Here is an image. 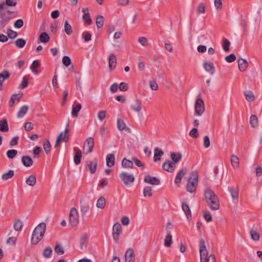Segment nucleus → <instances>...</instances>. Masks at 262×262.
Here are the masks:
<instances>
[{"label":"nucleus","mask_w":262,"mask_h":262,"mask_svg":"<svg viewBox=\"0 0 262 262\" xmlns=\"http://www.w3.org/2000/svg\"><path fill=\"white\" fill-rule=\"evenodd\" d=\"M244 95L246 100L250 103L253 102L255 100V96L253 93L251 91L245 92Z\"/></svg>","instance_id":"obj_27"},{"label":"nucleus","mask_w":262,"mask_h":262,"mask_svg":"<svg viewBox=\"0 0 262 262\" xmlns=\"http://www.w3.org/2000/svg\"><path fill=\"white\" fill-rule=\"evenodd\" d=\"M230 44V42L227 39H224L222 42V47L223 50L225 52L229 51Z\"/></svg>","instance_id":"obj_51"},{"label":"nucleus","mask_w":262,"mask_h":262,"mask_svg":"<svg viewBox=\"0 0 262 262\" xmlns=\"http://www.w3.org/2000/svg\"><path fill=\"white\" fill-rule=\"evenodd\" d=\"M36 178L33 174L29 176L26 180V184L30 186H34L36 184Z\"/></svg>","instance_id":"obj_26"},{"label":"nucleus","mask_w":262,"mask_h":262,"mask_svg":"<svg viewBox=\"0 0 262 262\" xmlns=\"http://www.w3.org/2000/svg\"><path fill=\"white\" fill-rule=\"evenodd\" d=\"M120 178L123 183L126 186H127L129 183L133 182L135 181V177L133 174L128 173L126 172L121 173Z\"/></svg>","instance_id":"obj_9"},{"label":"nucleus","mask_w":262,"mask_h":262,"mask_svg":"<svg viewBox=\"0 0 262 262\" xmlns=\"http://www.w3.org/2000/svg\"><path fill=\"white\" fill-rule=\"evenodd\" d=\"M55 251L58 255H62L64 253L63 248L59 244H56L55 247Z\"/></svg>","instance_id":"obj_57"},{"label":"nucleus","mask_w":262,"mask_h":262,"mask_svg":"<svg viewBox=\"0 0 262 262\" xmlns=\"http://www.w3.org/2000/svg\"><path fill=\"white\" fill-rule=\"evenodd\" d=\"M9 130V126L6 119H4L0 121V131L7 132Z\"/></svg>","instance_id":"obj_33"},{"label":"nucleus","mask_w":262,"mask_h":262,"mask_svg":"<svg viewBox=\"0 0 262 262\" xmlns=\"http://www.w3.org/2000/svg\"><path fill=\"white\" fill-rule=\"evenodd\" d=\"M62 63L66 67H68L71 64V60L69 56H64L62 58Z\"/></svg>","instance_id":"obj_59"},{"label":"nucleus","mask_w":262,"mask_h":262,"mask_svg":"<svg viewBox=\"0 0 262 262\" xmlns=\"http://www.w3.org/2000/svg\"><path fill=\"white\" fill-rule=\"evenodd\" d=\"M171 158L172 160V162L176 164V163H178L181 160L182 158V155L181 153L178 152H172L170 155Z\"/></svg>","instance_id":"obj_28"},{"label":"nucleus","mask_w":262,"mask_h":262,"mask_svg":"<svg viewBox=\"0 0 262 262\" xmlns=\"http://www.w3.org/2000/svg\"><path fill=\"white\" fill-rule=\"evenodd\" d=\"M74 150L75 151V155L74 157V161L75 164L78 165L80 163L82 152L80 149H77L76 147H75Z\"/></svg>","instance_id":"obj_19"},{"label":"nucleus","mask_w":262,"mask_h":262,"mask_svg":"<svg viewBox=\"0 0 262 262\" xmlns=\"http://www.w3.org/2000/svg\"><path fill=\"white\" fill-rule=\"evenodd\" d=\"M41 151V148L39 146H35L33 149V158H38Z\"/></svg>","instance_id":"obj_55"},{"label":"nucleus","mask_w":262,"mask_h":262,"mask_svg":"<svg viewBox=\"0 0 262 262\" xmlns=\"http://www.w3.org/2000/svg\"><path fill=\"white\" fill-rule=\"evenodd\" d=\"M14 174V172L13 170H9L7 172L4 173L2 176V179L6 181L12 178Z\"/></svg>","instance_id":"obj_40"},{"label":"nucleus","mask_w":262,"mask_h":262,"mask_svg":"<svg viewBox=\"0 0 262 262\" xmlns=\"http://www.w3.org/2000/svg\"><path fill=\"white\" fill-rule=\"evenodd\" d=\"M88 243V237L86 234L82 235L80 239V247L81 250L86 246Z\"/></svg>","instance_id":"obj_43"},{"label":"nucleus","mask_w":262,"mask_h":262,"mask_svg":"<svg viewBox=\"0 0 262 262\" xmlns=\"http://www.w3.org/2000/svg\"><path fill=\"white\" fill-rule=\"evenodd\" d=\"M39 66V61L37 60L33 61L31 66V69L32 72L35 74H38V71L37 70V68Z\"/></svg>","instance_id":"obj_46"},{"label":"nucleus","mask_w":262,"mask_h":262,"mask_svg":"<svg viewBox=\"0 0 262 262\" xmlns=\"http://www.w3.org/2000/svg\"><path fill=\"white\" fill-rule=\"evenodd\" d=\"M203 145L205 148H208L210 145V141L209 138L208 136H205L204 137Z\"/></svg>","instance_id":"obj_64"},{"label":"nucleus","mask_w":262,"mask_h":262,"mask_svg":"<svg viewBox=\"0 0 262 262\" xmlns=\"http://www.w3.org/2000/svg\"><path fill=\"white\" fill-rule=\"evenodd\" d=\"M122 231V228L119 223H116L113 225L112 234L113 239L115 242H118Z\"/></svg>","instance_id":"obj_8"},{"label":"nucleus","mask_w":262,"mask_h":262,"mask_svg":"<svg viewBox=\"0 0 262 262\" xmlns=\"http://www.w3.org/2000/svg\"><path fill=\"white\" fill-rule=\"evenodd\" d=\"M43 146L46 154L48 155L51 150V145L48 139L45 140L43 144Z\"/></svg>","instance_id":"obj_44"},{"label":"nucleus","mask_w":262,"mask_h":262,"mask_svg":"<svg viewBox=\"0 0 262 262\" xmlns=\"http://www.w3.org/2000/svg\"><path fill=\"white\" fill-rule=\"evenodd\" d=\"M69 221L73 227L76 226L79 223V215L78 211L75 208H72L70 210Z\"/></svg>","instance_id":"obj_6"},{"label":"nucleus","mask_w":262,"mask_h":262,"mask_svg":"<svg viewBox=\"0 0 262 262\" xmlns=\"http://www.w3.org/2000/svg\"><path fill=\"white\" fill-rule=\"evenodd\" d=\"M108 63L110 69H114L115 68L117 63V59L116 56L114 54H111L110 55Z\"/></svg>","instance_id":"obj_24"},{"label":"nucleus","mask_w":262,"mask_h":262,"mask_svg":"<svg viewBox=\"0 0 262 262\" xmlns=\"http://www.w3.org/2000/svg\"><path fill=\"white\" fill-rule=\"evenodd\" d=\"M237 63L238 66V69L241 72L245 71L248 67V63L247 61L243 58H239L237 60Z\"/></svg>","instance_id":"obj_17"},{"label":"nucleus","mask_w":262,"mask_h":262,"mask_svg":"<svg viewBox=\"0 0 262 262\" xmlns=\"http://www.w3.org/2000/svg\"><path fill=\"white\" fill-rule=\"evenodd\" d=\"M21 162L23 165L27 167L31 166L33 164V161L29 156H23L21 158Z\"/></svg>","instance_id":"obj_18"},{"label":"nucleus","mask_w":262,"mask_h":262,"mask_svg":"<svg viewBox=\"0 0 262 262\" xmlns=\"http://www.w3.org/2000/svg\"><path fill=\"white\" fill-rule=\"evenodd\" d=\"M11 13L9 11L7 12L1 11L0 12V28L1 29L4 28L11 19V17L9 16Z\"/></svg>","instance_id":"obj_5"},{"label":"nucleus","mask_w":262,"mask_h":262,"mask_svg":"<svg viewBox=\"0 0 262 262\" xmlns=\"http://www.w3.org/2000/svg\"><path fill=\"white\" fill-rule=\"evenodd\" d=\"M94 146V140L92 137L88 138L83 145L84 153L86 155L92 152Z\"/></svg>","instance_id":"obj_7"},{"label":"nucleus","mask_w":262,"mask_h":262,"mask_svg":"<svg viewBox=\"0 0 262 262\" xmlns=\"http://www.w3.org/2000/svg\"><path fill=\"white\" fill-rule=\"evenodd\" d=\"M69 123L68 122L66 125L64 132H61L58 136L56 142L55 147L59 146L62 141L67 142L69 139Z\"/></svg>","instance_id":"obj_4"},{"label":"nucleus","mask_w":262,"mask_h":262,"mask_svg":"<svg viewBox=\"0 0 262 262\" xmlns=\"http://www.w3.org/2000/svg\"><path fill=\"white\" fill-rule=\"evenodd\" d=\"M164 155V152L158 147H156L154 149V160L155 162L160 161L161 157Z\"/></svg>","instance_id":"obj_22"},{"label":"nucleus","mask_w":262,"mask_h":262,"mask_svg":"<svg viewBox=\"0 0 262 262\" xmlns=\"http://www.w3.org/2000/svg\"><path fill=\"white\" fill-rule=\"evenodd\" d=\"M17 154V151L16 149H10L7 151L6 155L9 159H13Z\"/></svg>","instance_id":"obj_49"},{"label":"nucleus","mask_w":262,"mask_h":262,"mask_svg":"<svg viewBox=\"0 0 262 262\" xmlns=\"http://www.w3.org/2000/svg\"><path fill=\"white\" fill-rule=\"evenodd\" d=\"M52 252V249L51 247L45 248L43 251L42 254L45 258H49Z\"/></svg>","instance_id":"obj_54"},{"label":"nucleus","mask_w":262,"mask_h":262,"mask_svg":"<svg viewBox=\"0 0 262 262\" xmlns=\"http://www.w3.org/2000/svg\"><path fill=\"white\" fill-rule=\"evenodd\" d=\"M205 111L204 103L203 100L198 98L195 103V111L197 115H202Z\"/></svg>","instance_id":"obj_11"},{"label":"nucleus","mask_w":262,"mask_h":262,"mask_svg":"<svg viewBox=\"0 0 262 262\" xmlns=\"http://www.w3.org/2000/svg\"><path fill=\"white\" fill-rule=\"evenodd\" d=\"M231 163L233 168H238L239 167V159L238 157L235 155H232L231 156Z\"/></svg>","instance_id":"obj_23"},{"label":"nucleus","mask_w":262,"mask_h":262,"mask_svg":"<svg viewBox=\"0 0 262 262\" xmlns=\"http://www.w3.org/2000/svg\"><path fill=\"white\" fill-rule=\"evenodd\" d=\"M23 94H13L12 95L10 101H9V106L12 107L16 100L17 101H19L21 98L22 97Z\"/></svg>","instance_id":"obj_31"},{"label":"nucleus","mask_w":262,"mask_h":262,"mask_svg":"<svg viewBox=\"0 0 262 262\" xmlns=\"http://www.w3.org/2000/svg\"><path fill=\"white\" fill-rule=\"evenodd\" d=\"M81 108L80 104H77L76 106L73 107L72 110V115H77Z\"/></svg>","instance_id":"obj_62"},{"label":"nucleus","mask_w":262,"mask_h":262,"mask_svg":"<svg viewBox=\"0 0 262 262\" xmlns=\"http://www.w3.org/2000/svg\"><path fill=\"white\" fill-rule=\"evenodd\" d=\"M135 254L132 248L128 249L125 254V262H135Z\"/></svg>","instance_id":"obj_13"},{"label":"nucleus","mask_w":262,"mask_h":262,"mask_svg":"<svg viewBox=\"0 0 262 262\" xmlns=\"http://www.w3.org/2000/svg\"><path fill=\"white\" fill-rule=\"evenodd\" d=\"M198 184V174L196 171H193L190 173L186 189L188 191L193 193L196 190Z\"/></svg>","instance_id":"obj_3"},{"label":"nucleus","mask_w":262,"mask_h":262,"mask_svg":"<svg viewBox=\"0 0 262 262\" xmlns=\"http://www.w3.org/2000/svg\"><path fill=\"white\" fill-rule=\"evenodd\" d=\"M88 167L92 174L94 173L96 170L97 167V160L95 159L93 161H91L89 164Z\"/></svg>","instance_id":"obj_30"},{"label":"nucleus","mask_w":262,"mask_h":262,"mask_svg":"<svg viewBox=\"0 0 262 262\" xmlns=\"http://www.w3.org/2000/svg\"><path fill=\"white\" fill-rule=\"evenodd\" d=\"M39 40L42 43H47L49 41L50 37L47 33L43 32L40 34Z\"/></svg>","instance_id":"obj_39"},{"label":"nucleus","mask_w":262,"mask_h":262,"mask_svg":"<svg viewBox=\"0 0 262 262\" xmlns=\"http://www.w3.org/2000/svg\"><path fill=\"white\" fill-rule=\"evenodd\" d=\"M10 76V73L6 70L3 71L2 73H0V78L3 79V80H4L8 79Z\"/></svg>","instance_id":"obj_56"},{"label":"nucleus","mask_w":262,"mask_h":262,"mask_svg":"<svg viewBox=\"0 0 262 262\" xmlns=\"http://www.w3.org/2000/svg\"><path fill=\"white\" fill-rule=\"evenodd\" d=\"M229 191L233 200L237 199L238 198V191L237 189L233 187H229Z\"/></svg>","instance_id":"obj_42"},{"label":"nucleus","mask_w":262,"mask_h":262,"mask_svg":"<svg viewBox=\"0 0 262 262\" xmlns=\"http://www.w3.org/2000/svg\"><path fill=\"white\" fill-rule=\"evenodd\" d=\"M203 67L206 71L211 72L213 74V71L215 69L213 62H204L203 63Z\"/></svg>","instance_id":"obj_32"},{"label":"nucleus","mask_w":262,"mask_h":262,"mask_svg":"<svg viewBox=\"0 0 262 262\" xmlns=\"http://www.w3.org/2000/svg\"><path fill=\"white\" fill-rule=\"evenodd\" d=\"M138 42L143 46L146 47L148 45L147 39L144 37H139L138 39Z\"/></svg>","instance_id":"obj_58"},{"label":"nucleus","mask_w":262,"mask_h":262,"mask_svg":"<svg viewBox=\"0 0 262 262\" xmlns=\"http://www.w3.org/2000/svg\"><path fill=\"white\" fill-rule=\"evenodd\" d=\"M150 88L154 91H156L158 89V85L157 83L154 80H150L149 82Z\"/></svg>","instance_id":"obj_63"},{"label":"nucleus","mask_w":262,"mask_h":262,"mask_svg":"<svg viewBox=\"0 0 262 262\" xmlns=\"http://www.w3.org/2000/svg\"><path fill=\"white\" fill-rule=\"evenodd\" d=\"M187 171L188 170L186 168H184L180 170L176 177L175 183L177 184L180 183L182 178L187 173Z\"/></svg>","instance_id":"obj_16"},{"label":"nucleus","mask_w":262,"mask_h":262,"mask_svg":"<svg viewBox=\"0 0 262 262\" xmlns=\"http://www.w3.org/2000/svg\"><path fill=\"white\" fill-rule=\"evenodd\" d=\"M162 168L165 171L169 172H172L174 171L176 168V164L172 161L167 160L162 165Z\"/></svg>","instance_id":"obj_12"},{"label":"nucleus","mask_w":262,"mask_h":262,"mask_svg":"<svg viewBox=\"0 0 262 262\" xmlns=\"http://www.w3.org/2000/svg\"><path fill=\"white\" fill-rule=\"evenodd\" d=\"M122 166L125 168H132L133 167V163L132 161L127 159L124 158L122 161Z\"/></svg>","instance_id":"obj_34"},{"label":"nucleus","mask_w":262,"mask_h":262,"mask_svg":"<svg viewBox=\"0 0 262 262\" xmlns=\"http://www.w3.org/2000/svg\"><path fill=\"white\" fill-rule=\"evenodd\" d=\"M46 229V224L45 223H41L38 224L34 230L32 237L31 243L36 245L41 241L43 237Z\"/></svg>","instance_id":"obj_2"},{"label":"nucleus","mask_w":262,"mask_h":262,"mask_svg":"<svg viewBox=\"0 0 262 262\" xmlns=\"http://www.w3.org/2000/svg\"><path fill=\"white\" fill-rule=\"evenodd\" d=\"M172 244V235L170 233L168 234L164 239V246L166 247H169Z\"/></svg>","instance_id":"obj_47"},{"label":"nucleus","mask_w":262,"mask_h":262,"mask_svg":"<svg viewBox=\"0 0 262 262\" xmlns=\"http://www.w3.org/2000/svg\"><path fill=\"white\" fill-rule=\"evenodd\" d=\"M250 235L251 238L255 241H258L260 238V235L259 233L254 230H251L250 231Z\"/></svg>","instance_id":"obj_50"},{"label":"nucleus","mask_w":262,"mask_h":262,"mask_svg":"<svg viewBox=\"0 0 262 262\" xmlns=\"http://www.w3.org/2000/svg\"><path fill=\"white\" fill-rule=\"evenodd\" d=\"M152 188L150 186H146L143 189V195L144 197H151L152 195Z\"/></svg>","instance_id":"obj_41"},{"label":"nucleus","mask_w":262,"mask_h":262,"mask_svg":"<svg viewBox=\"0 0 262 262\" xmlns=\"http://www.w3.org/2000/svg\"><path fill=\"white\" fill-rule=\"evenodd\" d=\"M144 181L146 183L152 185H158L160 184V180L158 178L155 177H152L150 175L145 176Z\"/></svg>","instance_id":"obj_14"},{"label":"nucleus","mask_w":262,"mask_h":262,"mask_svg":"<svg viewBox=\"0 0 262 262\" xmlns=\"http://www.w3.org/2000/svg\"><path fill=\"white\" fill-rule=\"evenodd\" d=\"M197 12L198 14L205 13V6L203 3H201L199 4L197 8Z\"/></svg>","instance_id":"obj_61"},{"label":"nucleus","mask_w":262,"mask_h":262,"mask_svg":"<svg viewBox=\"0 0 262 262\" xmlns=\"http://www.w3.org/2000/svg\"><path fill=\"white\" fill-rule=\"evenodd\" d=\"M106 201L105 199L103 196L100 197L96 203V206L98 208L103 209L105 206Z\"/></svg>","instance_id":"obj_35"},{"label":"nucleus","mask_w":262,"mask_h":262,"mask_svg":"<svg viewBox=\"0 0 262 262\" xmlns=\"http://www.w3.org/2000/svg\"><path fill=\"white\" fill-rule=\"evenodd\" d=\"M22 227L23 222L21 221V220L19 219L15 220L13 225V228L15 229V230L17 231H19L21 230Z\"/></svg>","instance_id":"obj_45"},{"label":"nucleus","mask_w":262,"mask_h":262,"mask_svg":"<svg viewBox=\"0 0 262 262\" xmlns=\"http://www.w3.org/2000/svg\"><path fill=\"white\" fill-rule=\"evenodd\" d=\"M90 209V205L88 203L83 202L81 203L80 205V211L81 212L82 216H84L87 213Z\"/></svg>","instance_id":"obj_25"},{"label":"nucleus","mask_w":262,"mask_h":262,"mask_svg":"<svg viewBox=\"0 0 262 262\" xmlns=\"http://www.w3.org/2000/svg\"><path fill=\"white\" fill-rule=\"evenodd\" d=\"M130 108L136 113H140L142 110L141 104L138 100H135L130 104Z\"/></svg>","instance_id":"obj_15"},{"label":"nucleus","mask_w":262,"mask_h":262,"mask_svg":"<svg viewBox=\"0 0 262 262\" xmlns=\"http://www.w3.org/2000/svg\"><path fill=\"white\" fill-rule=\"evenodd\" d=\"M250 124L253 128H255L258 126V119L257 116H251L250 118Z\"/></svg>","instance_id":"obj_37"},{"label":"nucleus","mask_w":262,"mask_h":262,"mask_svg":"<svg viewBox=\"0 0 262 262\" xmlns=\"http://www.w3.org/2000/svg\"><path fill=\"white\" fill-rule=\"evenodd\" d=\"M115 156L113 154H107L106 157V165L112 167L115 165Z\"/></svg>","instance_id":"obj_20"},{"label":"nucleus","mask_w":262,"mask_h":262,"mask_svg":"<svg viewBox=\"0 0 262 262\" xmlns=\"http://www.w3.org/2000/svg\"><path fill=\"white\" fill-rule=\"evenodd\" d=\"M205 198L206 203L212 210H217L220 208L219 200L214 192L209 188L205 190Z\"/></svg>","instance_id":"obj_1"},{"label":"nucleus","mask_w":262,"mask_h":262,"mask_svg":"<svg viewBox=\"0 0 262 262\" xmlns=\"http://www.w3.org/2000/svg\"><path fill=\"white\" fill-rule=\"evenodd\" d=\"M236 59V56L234 54H231L225 57L227 62L230 63L234 61Z\"/></svg>","instance_id":"obj_60"},{"label":"nucleus","mask_w":262,"mask_h":262,"mask_svg":"<svg viewBox=\"0 0 262 262\" xmlns=\"http://www.w3.org/2000/svg\"><path fill=\"white\" fill-rule=\"evenodd\" d=\"M28 79L27 76H24L23 78L22 82L19 85L18 88L19 89H24L28 86Z\"/></svg>","instance_id":"obj_53"},{"label":"nucleus","mask_w":262,"mask_h":262,"mask_svg":"<svg viewBox=\"0 0 262 262\" xmlns=\"http://www.w3.org/2000/svg\"><path fill=\"white\" fill-rule=\"evenodd\" d=\"M26 41L24 39L18 38L15 41V46L18 48H23L26 45Z\"/></svg>","instance_id":"obj_48"},{"label":"nucleus","mask_w":262,"mask_h":262,"mask_svg":"<svg viewBox=\"0 0 262 262\" xmlns=\"http://www.w3.org/2000/svg\"><path fill=\"white\" fill-rule=\"evenodd\" d=\"M182 208L188 220L191 219V212L188 205L184 202L182 204Z\"/></svg>","instance_id":"obj_21"},{"label":"nucleus","mask_w":262,"mask_h":262,"mask_svg":"<svg viewBox=\"0 0 262 262\" xmlns=\"http://www.w3.org/2000/svg\"><path fill=\"white\" fill-rule=\"evenodd\" d=\"M199 246L200 259L207 258L208 257V251L206 248L205 242L203 239L200 240Z\"/></svg>","instance_id":"obj_10"},{"label":"nucleus","mask_w":262,"mask_h":262,"mask_svg":"<svg viewBox=\"0 0 262 262\" xmlns=\"http://www.w3.org/2000/svg\"><path fill=\"white\" fill-rule=\"evenodd\" d=\"M7 36L10 39H14L17 36V33L11 29H7Z\"/></svg>","instance_id":"obj_52"},{"label":"nucleus","mask_w":262,"mask_h":262,"mask_svg":"<svg viewBox=\"0 0 262 262\" xmlns=\"http://www.w3.org/2000/svg\"><path fill=\"white\" fill-rule=\"evenodd\" d=\"M64 31L68 35H71L73 33L72 26L69 24L67 20H66L64 21Z\"/></svg>","instance_id":"obj_36"},{"label":"nucleus","mask_w":262,"mask_h":262,"mask_svg":"<svg viewBox=\"0 0 262 262\" xmlns=\"http://www.w3.org/2000/svg\"><path fill=\"white\" fill-rule=\"evenodd\" d=\"M104 18L102 15H98L96 17V24L97 28H101L104 25Z\"/></svg>","instance_id":"obj_38"},{"label":"nucleus","mask_w":262,"mask_h":262,"mask_svg":"<svg viewBox=\"0 0 262 262\" xmlns=\"http://www.w3.org/2000/svg\"><path fill=\"white\" fill-rule=\"evenodd\" d=\"M117 128L119 130L125 129L128 132H130V128L126 127V124L124 121L120 119H119L117 120Z\"/></svg>","instance_id":"obj_29"}]
</instances>
